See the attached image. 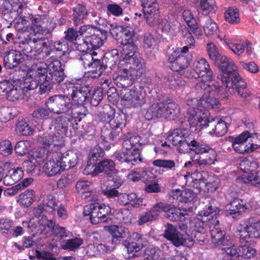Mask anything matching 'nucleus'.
I'll list each match as a JSON object with an SVG mask.
<instances>
[{"label":"nucleus","instance_id":"nucleus-21","mask_svg":"<svg viewBox=\"0 0 260 260\" xmlns=\"http://www.w3.org/2000/svg\"><path fill=\"white\" fill-rule=\"evenodd\" d=\"M59 159L57 156H52L50 153L48 156V160L44 165L45 173L49 177L54 176L63 171Z\"/></svg>","mask_w":260,"mask_h":260},{"label":"nucleus","instance_id":"nucleus-25","mask_svg":"<svg viewBox=\"0 0 260 260\" xmlns=\"http://www.w3.org/2000/svg\"><path fill=\"white\" fill-rule=\"evenodd\" d=\"M23 171L21 167L14 168L9 170L4 177V184L11 185L18 182L23 177Z\"/></svg>","mask_w":260,"mask_h":260},{"label":"nucleus","instance_id":"nucleus-39","mask_svg":"<svg viewBox=\"0 0 260 260\" xmlns=\"http://www.w3.org/2000/svg\"><path fill=\"white\" fill-rule=\"evenodd\" d=\"M165 118L173 120L178 117L180 114L179 106L173 102H165Z\"/></svg>","mask_w":260,"mask_h":260},{"label":"nucleus","instance_id":"nucleus-57","mask_svg":"<svg viewBox=\"0 0 260 260\" xmlns=\"http://www.w3.org/2000/svg\"><path fill=\"white\" fill-rule=\"evenodd\" d=\"M204 30L205 34L210 36L216 34L218 31V27L215 22L208 18L204 26Z\"/></svg>","mask_w":260,"mask_h":260},{"label":"nucleus","instance_id":"nucleus-29","mask_svg":"<svg viewBox=\"0 0 260 260\" xmlns=\"http://www.w3.org/2000/svg\"><path fill=\"white\" fill-rule=\"evenodd\" d=\"M94 171L96 173H106L108 178L109 176L113 177L112 173H111L115 170V164L113 161L111 159H104L100 160L97 166H94Z\"/></svg>","mask_w":260,"mask_h":260},{"label":"nucleus","instance_id":"nucleus-32","mask_svg":"<svg viewBox=\"0 0 260 260\" xmlns=\"http://www.w3.org/2000/svg\"><path fill=\"white\" fill-rule=\"evenodd\" d=\"M170 241L176 247L184 245L190 247L193 245V240L192 238L189 237L188 235H184L178 231L176 233L175 236L173 237Z\"/></svg>","mask_w":260,"mask_h":260},{"label":"nucleus","instance_id":"nucleus-19","mask_svg":"<svg viewBox=\"0 0 260 260\" xmlns=\"http://www.w3.org/2000/svg\"><path fill=\"white\" fill-rule=\"evenodd\" d=\"M253 207L250 202L245 203L242 200H235L226 206V215H232L237 213L245 212L251 210Z\"/></svg>","mask_w":260,"mask_h":260},{"label":"nucleus","instance_id":"nucleus-42","mask_svg":"<svg viewBox=\"0 0 260 260\" xmlns=\"http://www.w3.org/2000/svg\"><path fill=\"white\" fill-rule=\"evenodd\" d=\"M35 193L33 190L27 189L19 195L17 200L24 207H29L34 201Z\"/></svg>","mask_w":260,"mask_h":260},{"label":"nucleus","instance_id":"nucleus-8","mask_svg":"<svg viewBox=\"0 0 260 260\" xmlns=\"http://www.w3.org/2000/svg\"><path fill=\"white\" fill-rule=\"evenodd\" d=\"M193 137L186 128H176L172 131L167 139L175 146L177 147L179 152L188 151Z\"/></svg>","mask_w":260,"mask_h":260},{"label":"nucleus","instance_id":"nucleus-13","mask_svg":"<svg viewBox=\"0 0 260 260\" xmlns=\"http://www.w3.org/2000/svg\"><path fill=\"white\" fill-rule=\"evenodd\" d=\"M23 6L16 2L5 1L0 8L3 18L8 22H12L22 13Z\"/></svg>","mask_w":260,"mask_h":260},{"label":"nucleus","instance_id":"nucleus-7","mask_svg":"<svg viewBox=\"0 0 260 260\" xmlns=\"http://www.w3.org/2000/svg\"><path fill=\"white\" fill-rule=\"evenodd\" d=\"M238 231L240 239L246 243L260 239V220L251 216L244 219L240 222Z\"/></svg>","mask_w":260,"mask_h":260},{"label":"nucleus","instance_id":"nucleus-43","mask_svg":"<svg viewBox=\"0 0 260 260\" xmlns=\"http://www.w3.org/2000/svg\"><path fill=\"white\" fill-rule=\"evenodd\" d=\"M109 232L112 234L113 239L112 243L117 244V241L118 238H123L125 236V233L128 234V230L127 229L126 231H124V229L122 227H118L115 225H112L110 226H107Z\"/></svg>","mask_w":260,"mask_h":260},{"label":"nucleus","instance_id":"nucleus-5","mask_svg":"<svg viewBox=\"0 0 260 260\" xmlns=\"http://www.w3.org/2000/svg\"><path fill=\"white\" fill-rule=\"evenodd\" d=\"M186 103L189 106L186 118H187L190 127H197L199 125H206L209 112L202 109L201 99H189L186 100Z\"/></svg>","mask_w":260,"mask_h":260},{"label":"nucleus","instance_id":"nucleus-1","mask_svg":"<svg viewBox=\"0 0 260 260\" xmlns=\"http://www.w3.org/2000/svg\"><path fill=\"white\" fill-rule=\"evenodd\" d=\"M64 67V65L57 59L47 65L45 64L43 66L38 67L27 79L26 83H29L27 88L36 89L40 85L41 94L50 91L54 84L59 83L64 80L66 77Z\"/></svg>","mask_w":260,"mask_h":260},{"label":"nucleus","instance_id":"nucleus-37","mask_svg":"<svg viewBox=\"0 0 260 260\" xmlns=\"http://www.w3.org/2000/svg\"><path fill=\"white\" fill-rule=\"evenodd\" d=\"M130 50L121 51L122 59L119 61V74H129L130 70Z\"/></svg>","mask_w":260,"mask_h":260},{"label":"nucleus","instance_id":"nucleus-60","mask_svg":"<svg viewBox=\"0 0 260 260\" xmlns=\"http://www.w3.org/2000/svg\"><path fill=\"white\" fill-rule=\"evenodd\" d=\"M207 51L209 58L213 61H217L221 56L216 46L213 43H208L207 45Z\"/></svg>","mask_w":260,"mask_h":260},{"label":"nucleus","instance_id":"nucleus-6","mask_svg":"<svg viewBox=\"0 0 260 260\" xmlns=\"http://www.w3.org/2000/svg\"><path fill=\"white\" fill-rule=\"evenodd\" d=\"M82 41L89 45L91 50H95L102 47L107 38L106 30L99 29L91 25H83L80 27Z\"/></svg>","mask_w":260,"mask_h":260},{"label":"nucleus","instance_id":"nucleus-45","mask_svg":"<svg viewBox=\"0 0 260 260\" xmlns=\"http://www.w3.org/2000/svg\"><path fill=\"white\" fill-rule=\"evenodd\" d=\"M83 240L81 238L75 237L68 239L61 245V248L64 250L75 251L78 249L82 244Z\"/></svg>","mask_w":260,"mask_h":260},{"label":"nucleus","instance_id":"nucleus-23","mask_svg":"<svg viewBox=\"0 0 260 260\" xmlns=\"http://www.w3.org/2000/svg\"><path fill=\"white\" fill-rule=\"evenodd\" d=\"M5 71V70H4V72ZM6 71L7 74L6 78L8 79L10 82H13V83L19 82L20 85H22L23 83H24V80L26 78L31 75L30 73H29L28 75L25 71L21 70L19 68L18 69L15 68L8 69L6 70Z\"/></svg>","mask_w":260,"mask_h":260},{"label":"nucleus","instance_id":"nucleus-46","mask_svg":"<svg viewBox=\"0 0 260 260\" xmlns=\"http://www.w3.org/2000/svg\"><path fill=\"white\" fill-rule=\"evenodd\" d=\"M128 113L127 114L119 113L116 117H114L112 120H110V125L112 128H120V129L125 126L126 123V119L128 117Z\"/></svg>","mask_w":260,"mask_h":260},{"label":"nucleus","instance_id":"nucleus-35","mask_svg":"<svg viewBox=\"0 0 260 260\" xmlns=\"http://www.w3.org/2000/svg\"><path fill=\"white\" fill-rule=\"evenodd\" d=\"M192 59L191 54L187 55L180 54L178 55L176 61L175 62L174 70L176 72H181L187 69Z\"/></svg>","mask_w":260,"mask_h":260},{"label":"nucleus","instance_id":"nucleus-44","mask_svg":"<svg viewBox=\"0 0 260 260\" xmlns=\"http://www.w3.org/2000/svg\"><path fill=\"white\" fill-rule=\"evenodd\" d=\"M121 41L120 44L122 46V50H130V29L128 26L120 27Z\"/></svg>","mask_w":260,"mask_h":260},{"label":"nucleus","instance_id":"nucleus-55","mask_svg":"<svg viewBox=\"0 0 260 260\" xmlns=\"http://www.w3.org/2000/svg\"><path fill=\"white\" fill-rule=\"evenodd\" d=\"M241 180L244 183L250 184L254 186H260V171L250 173L247 176L243 177Z\"/></svg>","mask_w":260,"mask_h":260},{"label":"nucleus","instance_id":"nucleus-53","mask_svg":"<svg viewBox=\"0 0 260 260\" xmlns=\"http://www.w3.org/2000/svg\"><path fill=\"white\" fill-rule=\"evenodd\" d=\"M224 17L226 21L232 24L240 21L239 11L236 8H230L224 13Z\"/></svg>","mask_w":260,"mask_h":260},{"label":"nucleus","instance_id":"nucleus-54","mask_svg":"<svg viewBox=\"0 0 260 260\" xmlns=\"http://www.w3.org/2000/svg\"><path fill=\"white\" fill-rule=\"evenodd\" d=\"M54 234L59 240H62L63 242H66L67 238L73 237V234L69 231L67 230L64 227L60 226L57 224L55 228Z\"/></svg>","mask_w":260,"mask_h":260},{"label":"nucleus","instance_id":"nucleus-49","mask_svg":"<svg viewBox=\"0 0 260 260\" xmlns=\"http://www.w3.org/2000/svg\"><path fill=\"white\" fill-rule=\"evenodd\" d=\"M42 204L45 207L46 211L50 213L55 212V207L57 206L55 198L52 194H48L43 200Z\"/></svg>","mask_w":260,"mask_h":260},{"label":"nucleus","instance_id":"nucleus-40","mask_svg":"<svg viewBox=\"0 0 260 260\" xmlns=\"http://www.w3.org/2000/svg\"><path fill=\"white\" fill-rule=\"evenodd\" d=\"M145 102L144 95L142 93L141 88L138 86L133 87L131 89V105L134 107L142 106Z\"/></svg>","mask_w":260,"mask_h":260},{"label":"nucleus","instance_id":"nucleus-59","mask_svg":"<svg viewBox=\"0 0 260 260\" xmlns=\"http://www.w3.org/2000/svg\"><path fill=\"white\" fill-rule=\"evenodd\" d=\"M150 181L146 184L145 190L148 193H158L161 191V188L153 175L149 177Z\"/></svg>","mask_w":260,"mask_h":260},{"label":"nucleus","instance_id":"nucleus-51","mask_svg":"<svg viewBox=\"0 0 260 260\" xmlns=\"http://www.w3.org/2000/svg\"><path fill=\"white\" fill-rule=\"evenodd\" d=\"M239 255L246 259L253 257L256 250L249 245H244L239 247Z\"/></svg>","mask_w":260,"mask_h":260},{"label":"nucleus","instance_id":"nucleus-18","mask_svg":"<svg viewBox=\"0 0 260 260\" xmlns=\"http://www.w3.org/2000/svg\"><path fill=\"white\" fill-rule=\"evenodd\" d=\"M144 17L149 23L157 16L159 8L156 0H143L142 3Z\"/></svg>","mask_w":260,"mask_h":260},{"label":"nucleus","instance_id":"nucleus-22","mask_svg":"<svg viewBox=\"0 0 260 260\" xmlns=\"http://www.w3.org/2000/svg\"><path fill=\"white\" fill-rule=\"evenodd\" d=\"M30 77V75L26 78L24 80V83L21 85H13L9 91H7V98L9 101H15L18 100L22 98L24 90L27 91L33 89L27 88V85H29V83L26 84V80Z\"/></svg>","mask_w":260,"mask_h":260},{"label":"nucleus","instance_id":"nucleus-14","mask_svg":"<svg viewBox=\"0 0 260 260\" xmlns=\"http://www.w3.org/2000/svg\"><path fill=\"white\" fill-rule=\"evenodd\" d=\"M22 53L16 50L12 49L4 53L3 64L5 69H15L24 61Z\"/></svg>","mask_w":260,"mask_h":260},{"label":"nucleus","instance_id":"nucleus-2","mask_svg":"<svg viewBox=\"0 0 260 260\" xmlns=\"http://www.w3.org/2000/svg\"><path fill=\"white\" fill-rule=\"evenodd\" d=\"M218 212V208L211 205H209L206 210L200 211L193 220V232L207 231L209 228L212 241L214 244L229 245L230 242L228 238L224 237L225 233L222 229L219 221L214 217Z\"/></svg>","mask_w":260,"mask_h":260},{"label":"nucleus","instance_id":"nucleus-31","mask_svg":"<svg viewBox=\"0 0 260 260\" xmlns=\"http://www.w3.org/2000/svg\"><path fill=\"white\" fill-rule=\"evenodd\" d=\"M165 213V217L172 221L184 220L185 215H187L181 212L180 209L173 207L168 204H167V210Z\"/></svg>","mask_w":260,"mask_h":260},{"label":"nucleus","instance_id":"nucleus-38","mask_svg":"<svg viewBox=\"0 0 260 260\" xmlns=\"http://www.w3.org/2000/svg\"><path fill=\"white\" fill-rule=\"evenodd\" d=\"M119 52L117 49H112L105 53L103 58V63L107 68H112L119 60Z\"/></svg>","mask_w":260,"mask_h":260},{"label":"nucleus","instance_id":"nucleus-12","mask_svg":"<svg viewBox=\"0 0 260 260\" xmlns=\"http://www.w3.org/2000/svg\"><path fill=\"white\" fill-rule=\"evenodd\" d=\"M73 111L70 113L62 114L54 118L52 121L51 126L55 131L56 137H62L68 132L69 128L73 126Z\"/></svg>","mask_w":260,"mask_h":260},{"label":"nucleus","instance_id":"nucleus-4","mask_svg":"<svg viewBox=\"0 0 260 260\" xmlns=\"http://www.w3.org/2000/svg\"><path fill=\"white\" fill-rule=\"evenodd\" d=\"M139 29L136 28L131 34V81L140 78L145 73L146 66L142 55L138 51V41L140 36L138 35Z\"/></svg>","mask_w":260,"mask_h":260},{"label":"nucleus","instance_id":"nucleus-50","mask_svg":"<svg viewBox=\"0 0 260 260\" xmlns=\"http://www.w3.org/2000/svg\"><path fill=\"white\" fill-rule=\"evenodd\" d=\"M30 143L28 141H20L15 145L14 150L19 156H24L30 151Z\"/></svg>","mask_w":260,"mask_h":260},{"label":"nucleus","instance_id":"nucleus-33","mask_svg":"<svg viewBox=\"0 0 260 260\" xmlns=\"http://www.w3.org/2000/svg\"><path fill=\"white\" fill-rule=\"evenodd\" d=\"M170 241L176 247L184 245L190 247L193 245V240L192 238L189 237L188 235H184L178 231L176 233L175 236L173 237Z\"/></svg>","mask_w":260,"mask_h":260},{"label":"nucleus","instance_id":"nucleus-30","mask_svg":"<svg viewBox=\"0 0 260 260\" xmlns=\"http://www.w3.org/2000/svg\"><path fill=\"white\" fill-rule=\"evenodd\" d=\"M207 172L205 171L199 172L195 171L193 173L191 174V178L192 179V186L200 191V189L206 186L208 184Z\"/></svg>","mask_w":260,"mask_h":260},{"label":"nucleus","instance_id":"nucleus-61","mask_svg":"<svg viewBox=\"0 0 260 260\" xmlns=\"http://www.w3.org/2000/svg\"><path fill=\"white\" fill-rule=\"evenodd\" d=\"M50 113L52 112L49 108L40 107L33 111L32 116L39 120L46 119L49 117Z\"/></svg>","mask_w":260,"mask_h":260},{"label":"nucleus","instance_id":"nucleus-63","mask_svg":"<svg viewBox=\"0 0 260 260\" xmlns=\"http://www.w3.org/2000/svg\"><path fill=\"white\" fill-rule=\"evenodd\" d=\"M17 131L20 134L27 136H30L33 133V128H32L28 124L24 121H21L18 122L16 126Z\"/></svg>","mask_w":260,"mask_h":260},{"label":"nucleus","instance_id":"nucleus-11","mask_svg":"<svg viewBox=\"0 0 260 260\" xmlns=\"http://www.w3.org/2000/svg\"><path fill=\"white\" fill-rule=\"evenodd\" d=\"M92 88L87 84H74L71 96L74 104L84 106L87 101H89L91 96Z\"/></svg>","mask_w":260,"mask_h":260},{"label":"nucleus","instance_id":"nucleus-56","mask_svg":"<svg viewBox=\"0 0 260 260\" xmlns=\"http://www.w3.org/2000/svg\"><path fill=\"white\" fill-rule=\"evenodd\" d=\"M75 180V175L72 174H66L62 175L57 182L58 188H64L72 184Z\"/></svg>","mask_w":260,"mask_h":260},{"label":"nucleus","instance_id":"nucleus-27","mask_svg":"<svg viewBox=\"0 0 260 260\" xmlns=\"http://www.w3.org/2000/svg\"><path fill=\"white\" fill-rule=\"evenodd\" d=\"M72 8L73 11V22L77 26L83 22V20L86 18L88 12L86 7L80 3H77L73 5Z\"/></svg>","mask_w":260,"mask_h":260},{"label":"nucleus","instance_id":"nucleus-52","mask_svg":"<svg viewBox=\"0 0 260 260\" xmlns=\"http://www.w3.org/2000/svg\"><path fill=\"white\" fill-rule=\"evenodd\" d=\"M215 160L216 156H206L205 158L200 156L198 158L194 159L193 163L195 165V167H200L201 169H204L211 164H213Z\"/></svg>","mask_w":260,"mask_h":260},{"label":"nucleus","instance_id":"nucleus-62","mask_svg":"<svg viewBox=\"0 0 260 260\" xmlns=\"http://www.w3.org/2000/svg\"><path fill=\"white\" fill-rule=\"evenodd\" d=\"M153 166L159 168H163L167 170L173 169L176 165L175 162L171 159H156L153 161Z\"/></svg>","mask_w":260,"mask_h":260},{"label":"nucleus","instance_id":"nucleus-41","mask_svg":"<svg viewBox=\"0 0 260 260\" xmlns=\"http://www.w3.org/2000/svg\"><path fill=\"white\" fill-rule=\"evenodd\" d=\"M99 209H98L94 203H91L86 205L84 208L83 214L85 216H89V219L92 224H96L99 223L98 212Z\"/></svg>","mask_w":260,"mask_h":260},{"label":"nucleus","instance_id":"nucleus-20","mask_svg":"<svg viewBox=\"0 0 260 260\" xmlns=\"http://www.w3.org/2000/svg\"><path fill=\"white\" fill-rule=\"evenodd\" d=\"M121 180L116 174L113 177L109 176L107 180V185L105 189L103 190L104 195L108 198H114L119 196V193L116 188L121 185Z\"/></svg>","mask_w":260,"mask_h":260},{"label":"nucleus","instance_id":"nucleus-48","mask_svg":"<svg viewBox=\"0 0 260 260\" xmlns=\"http://www.w3.org/2000/svg\"><path fill=\"white\" fill-rule=\"evenodd\" d=\"M119 133V131L117 132L115 128L105 129L102 132L101 138L104 142L112 144V142L117 138Z\"/></svg>","mask_w":260,"mask_h":260},{"label":"nucleus","instance_id":"nucleus-16","mask_svg":"<svg viewBox=\"0 0 260 260\" xmlns=\"http://www.w3.org/2000/svg\"><path fill=\"white\" fill-rule=\"evenodd\" d=\"M249 132L245 131L242 133L238 137H229V139L232 143V146L234 150L239 153H250L249 146L245 145V143L248 140Z\"/></svg>","mask_w":260,"mask_h":260},{"label":"nucleus","instance_id":"nucleus-36","mask_svg":"<svg viewBox=\"0 0 260 260\" xmlns=\"http://www.w3.org/2000/svg\"><path fill=\"white\" fill-rule=\"evenodd\" d=\"M181 35L183 38L186 45L181 48L180 52L181 53H185L188 51L189 48H191L192 46L194 45L195 40L191 33L186 27L182 28Z\"/></svg>","mask_w":260,"mask_h":260},{"label":"nucleus","instance_id":"nucleus-26","mask_svg":"<svg viewBox=\"0 0 260 260\" xmlns=\"http://www.w3.org/2000/svg\"><path fill=\"white\" fill-rule=\"evenodd\" d=\"M201 81L197 83L195 86V89L198 92H211L212 91L219 92L222 88L221 86L219 85V84H215L212 82V80L210 81H206L205 78H201Z\"/></svg>","mask_w":260,"mask_h":260},{"label":"nucleus","instance_id":"nucleus-58","mask_svg":"<svg viewBox=\"0 0 260 260\" xmlns=\"http://www.w3.org/2000/svg\"><path fill=\"white\" fill-rule=\"evenodd\" d=\"M248 140L249 150L250 152L254 151L260 147V134L252 133L250 134L249 132Z\"/></svg>","mask_w":260,"mask_h":260},{"label":"nucleus","instance_id":"nucleus-10","mask_svg":"<svg viewBox=\"0 0 260 260\" xmlns=\"http://www.w3.org/2000/svg\"><path fill=\"white\" fill-rule=\"evenodd\" d=\"M188 78L197 79L205 78L206 81L212 79L213 73L207 60L204 58H198L193 62L192 70L187 72Z\"/></svg>","mask_w":260,"mask_h":260},{"label":"nucleus","instance_id":"nucleus-34","mask_svg":"<svg viewBox=\"0 0 260 260\" xmlns=\"http://www.w3.org/2000/svg\"><path fill=\"white\" fill-rule=\"evenodd\" d=\"M105 155L104 150L100 146H96L90 151L89 155V159L85 169H88L91 166L93 167L96 164L98 161H100Z\"/></svg>","mask_w":260,"mask_h":260},{"label":"nucleus","instance_id":"nucleus-17","mask_svg":"<svg viewBox=\"0 0 260 260\" xmlns=\"http://www.w3.org/2000/svg\"><path fill=\"white\" fill-rule=\"evenodd\" d=\"M225 119V117L221 119H213L212 120L210 121L207 118V121L206 125H199L197 127H210L212 128V131L209 132L210 134H214L218 137L222 136L224 135L228 131V126Z\"/></svg>","mask_w":260,"mask_h":260},{"label":"nucleus","instance_id":"nucleus-15","mask_svg":"<svg viewBox=\"0 0 260 260\" xmlns=\"http://www.w3.org/2000/svg\"><path fill=\"white\" fill-rule=\"evenodd\" d=\"M52 156H57L60 162L63 170H69L77 164L78 156L77 154L72 151H67L64 153H58L56 152H50Z\"/></svg>","mask_w":260,"mask_h":260},{"label":"nucleus","instance_id":"nucleus-3","mask_svg":"<svg viewBox=\"0 0 260 260\" xmlns=\"http://www.w3.org/2000/svg\"><path fill=\"white\" fill-rule=\"evenodd\" d=\"M222 71L221 80L226 89H235L241 97L247 98L251 93L247 89L246 83L237 72V66L233 60L221 56L216 61Z\"/></svg>","mask_w":260,"mask_h":260},{"label":"nucleus","instance_id":"nucleus-47","mask_svg":"<svg viewBox=\"0 0 260 260\" xmlns=\"http://www.w3.org/2000/svg\"><path fill=\"white\" fill-rule=\"evenodd\" d=\"M219 104V102L216 98L209 95H207L205 93H203L202 99H201V105L202 108L205 109L213 108L217 107Z\"/></svg>","mask_w":260,"mask_h":260},{"label":"nucleus","instance_id":"nucleus-9","mask_svg":"<svg viewBox=\"0 0 260 260\" xmlns=\"http://www.w3.org/2000/svg\"><path fill=\"white\" fill-rule=\"evenodd\" d=\"M45 105L54 114H69L72 111L73 103L69 97L64 95H54L45 102Z\"/></svg>","mask_w":260,"mask_h":260},{"label":"nucleus","instance_id":"nucleus-64","mask_svg":"<svg viewBox=\"0 0 260 260\" xmlns=\"http://www.w3.org/2000/svg\"><path fill=\"white\" fill-rule=\"evenodd\" d=\"M189 191H181L180 189L172 190L170 192V195L172 198L179 202H186L189 200V197L187 196Z\"/></svg>","mask_w":260,"mask_h":260},{"label":"nucleus","instance_id":"nucleus-24","mask_svg":"<svg viewBox=\"0 0 260 260\" xmlns=\"http://www.w3.org/2000/svg\"><path fill=\"white\" fill-rule=\"evenodd\" d=\"M165 102H160L152 104L145 114L146 119L150 120L155 118H165Z\"/></svg>","mask_w":260,"mask_h":260},{"label":"nucleus","instance_id":"nucleus-28","mask_svg":"<svg viewBox=\"0 0 260 260\" xmlns=\"http://www.w3.org/2000/svg\"><path fill=\"white\" fill-rule=\"evenodd\" d=\"M188 150L193 151L195 153L198 154H203L207 153L209 156H216L215 152L208 145L200 144L193 138L191 142Z\"/></svg>","mask_w":260,"mask_h":260}]
</instances>
